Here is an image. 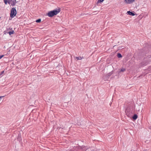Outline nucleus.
<instances>
[{
  "label": "nucleus",
  "mask_w": 151,
  "mask_h": 151,
  "mask_svg": "<svg viewBox=\"0 0 151 151\" xmlns=\"http://www.w3.org/2000/svg\"><path fill=\"white\" fill-rule=\"evenodd\" d=\"M125 112L127 115L130 118L132 117L134 113V110L132 105L129 106L126 108Z\"/></svg>",
  "instance_id": "obj_1"
},
{
  "label": "nucleus",
  "mask_w": 151,
  "mask_h": 151,
  "mask_svg": "<svg viewBox=\"0 0 151 151\" xmlns=\"http://www.w3.org/2000/svg\"><path fill=\"white\" fill-rule=\"evenodd\" d=\"M75 149L78 150L79 151H94L92 150L90 148L88 147L87 146L82 145V146H78L75 147Z\"/></svg>",
  "instance_id": "obj_2"
},
{
  "label": "nucleus",
  "mask_w": 151,
  "mask_h": 151,
  "mask_svg": "<svg viewBox=\"0 0 151 151\" xmlns=\"http://www.w3.org/2000/svg\"><path fill=\"white\" fill-rule=\"evenodd\" d=\"M60 11V8L55 9L52 11L49 12L47 14V15L50 17H52L55 15L58 14Z\"/></svg>",
  "instance_id": "obj_3"
},
{
  "label": "nucleus",
  "mask_w": 151,
  "mask_h": 151,
  "mask_svg": "<svg viewBox=\"0 0 151 151\" xmlns=\"http://www.w3.org/2000/svg\"><path fill=\"white\" fill-rule=\"evenodd\" d=\"M151 58V56H148L147 58L145 59V58L143 61L140 63V65L142 66H143L148 64L149 62H151V59H149Z\"/></svg>",
  "instance_id": "obj_4"
},
{
  "label": "nucleus",
  "mask_w": 151,
  "mask_h": 151,
  "mask_svg": "<svg viewBox=\"0 0 151 151\" xmlns=\"http://www.w3.org/2000/svg\"><path fill=\"white\" fill-rule=\"evenodd\" d=\"M17 11L15 8H12L10 12V17L12 18L14 17L16 15Z\"/></svg>",
  "instance_id": "obj_5"
},
{
  "label": "nucleus",
  "mask_w": 151,
  "mask_h": 151,
  "mask_svg": "<svg viewBox=\"0 0 151 151\" xmlns=\"http://www.w3.org/2000/svg\"><path fill=\"white\" fill-rule=\"evenodd\" d=\"M135 0H125V2L127 4H130L132 3Z\"/></svg>",
  "instance_id": "obj_6"
},
{
  "label": "nucleus",
  "mask_w": 151,
  "mask_h": 151,
  "mask_svg": "<svg viewBox=\"0 0 151 151\" xmlns=\"http://www.w3.org/2000/svg\"><path fill=\"white\" fill-rule=\"evenodd\" d=\"M10 1L12 2L11 4L12 6L15 5V4L17 3L16 0H11Z\"/></svg>",
  "instance_id": "obj_7"
},
{
  "label": "nucleus",
  "mask_w": 151,
  "mask_h": 151,
  "mask_svg": "<svg viewBox=\"0 0 151 151\" xmlns=\"http://www.w3.org/2000/svg\"><path fill=\"white\" fill-rule=\"evenodd\" d=\"M127 14L132 16L135 15V14L134 12H130V11H127Z\"/></svg>",
  "instance_id": "obj_8"
},
{
  "label": "nucleus",
  "mask_w": 151,
  "mask_h": 151,
  "mask_svg": "<svg viewBox=\"0 0 151 151\" xmlns=\"http://www.w3.org/2000/svg\"><path fill=\"white\" fill-rule=\"evenodd\" d=\"M137 117L138 116L136 114H134L132 116V118L133 119L136 120L137 119Z\"/></svg>",
  "instance_id": "obj_9"
},
{
  "label": "nucleus",
  "mask_w": 151,
  "mask_h": 151,
  "mask_svg": "<svg viewBox=\"0 0 151 151\" xmlns=\"http://www.w3.org/2000/svg\"><path fill=\"white\" fill-rule=\"evenodd\" d=\"M150 68H148L145 70V72L144 73H145V74H146L148 73H149L148 71H150Z\"/></svg>",
  "instance_id": "obj_10"
},
{
  "label": "nucleus",
  "mask_w": 151,
  "mask_h": 151,
  "mask_svg": "<svg viewBox=\"0 0 151 151\" xmlns=\"http://www.w3.org/2000/svg\"><path fill=\"white\" fill-rule=\"evenodd\" d=\"M76 58L77 59V60H81L82 58H83L81 57V56H78L76 57Z\"/></svg>",
  "instance_id": "obj_11"
},
{
  "label": "nucleus",
  "mask_w": 151,
  "mask_h": 151,
  "mask_svg": "<svg viewBox=\"0 0 151 151\" xmlns=\"http://www.w3.org/2000/svg\"><path fill=\"white\" fill-rule=\"evenodd\" d=\"M14 30H12V31L9 32L8 33L10 35H11L12 34H13L14 33Z\"/></svg>",
  "instance_id": "obj_12"
},
{
  "label": "nucleus",
  "mask_w": 151,
  "mask_h": 151,
  "mask_svg": "<svg viewBox=\"0 0 151 151\" xmlns=\"http://www.w3.org/2000/svg\"><path fill=\"white\" fill-rule=\"evenodd\" d=\"M117 57L119 58H122V55L120 53H118L117 55Z\"/></svg>",
  "instance_id": "obj_13"
},
{
  "label": "nucleus",
  "mask_w": 151,
  "mask_h": 151,
  "mask_svg": "<svg viewBox=\"0 0 151 151\" xmlns=\"http://www.w3.org/2000/svg\"><path fill=\"white\" fill-rule=\"evenodd\" d=\"M41 21V19H39L36 21V22L37 23H40Z\"/></svg>",
  "instance_id": "obj_14"
},
{
  "label": "nucleus",
  "mask_w": 151,
  "mask_h": 151,
  "mask_svg": "<svg viewBox=\"0 0 151 151\" xmlns=\"http://www.w3.org/2000/svg\"><path fill=\"white\" fill-rule=\"evenodd\" d=\"M142 51H143V53L144 54H145V53L146 54L147 53H148V51L147 50L146 51H145V49H143Z\"/></svg>",
  "instance_id": "obj_15"
},
{
  "label": "nucleus",
  "mask_w": 151,
  "mask_h": 151,
  "mask_svg": "<svg viewBox=\"0 0 151 151\" xmlns=\"http://www.w3.org/2000/svg\"><path fill=\"white\" fill-rule=\"evenodd\" d=\"M125 70H126L124 68H122L121 69L120 72H124V71H125Z\"/></svg>",
  "instance_id": "obj_16"
},
{
  "label": "nucleus",
  "mask_w": 151,
  "mask_h": 151,
  "mask_svg": "<svg viewBox=\"0 0 151 151\" xmlns=\"http://www.w3.org/2000/svg\"><path fill=\"white\" fill-rule=\"evenodd\" d=\"M104 0H98L97 1L98 3L102 2Z\"/></svg>",
  "instance_id": "obj_17"
},
{
  "label": "nucleus",
  "mask_w": 151,
  "mask_h": 151,
  "mask_svg": "<svg viewBox=\"0 0 151 151\" xmlns=\"http://www.w3.org/2000/svg\"><path fill=\"white\" fill-rule=\"evenodd\" d=\"M112 74V73H108V74H107V76H111Z\"/></svg>",
  "instance_id": "obj_18"
},
{
  "label": "nucleus",
  "mask_w": 151,
  "mask_h": 151,
  "mask_svg": "<svg viewBox=\"0 0 151 151\" xmlns=\"http://www.w3.org/2000/svg\"><path fill=\"white\" fill-rule=\"evenodd\" d=\"M4 70L2 71H1V73L0 74V76L1 75H2V74H3L4 73Z\"/></svg>",
  "instance_id": "obj_19"
},
{
  "label": "nucleus",
  "mask_w": 151,
  "mask_h": 151,
  "mask_svg": "<svg viewBox=\"0 0 151 151\" xmlns=\"http://www.w3.org/2000/svg\"><path fill=\"white\" fill-rule=\"evenodd\" d=\"M4 2L5 4H7V0H4Z\"/></svg>",
  "instance_id": "obj_20"
},
{
  "label": "nucleus",
  "mask_w": 151,
  "mask_h": 151,
  "mask_svg": "<svg viewBox=\"0 0 151 151\" xmlns=\"http://www.w3.org/2000/svg\"><path fill=\"white\" fill-rule=\"evenodd\" d=\"M4 96H0V101L1 100V98Z\"/></svg>",
  "instance_id": "obj_21"
},
{
  "label": "nucleus",
  "mask_w": 151,
  "mask_h": 151,
  "mask_svg": "<svg viewBox=\"0 0 151 151\" xmlns=\"http://www.w3.org/2000/svg\"><path fill=\"white\" fill-rule=\"evenodd\" d=\"M4 55H0V59H1L2 58H3L4 56Z\"/></svg>",
  "instance_id": "obj_22"
},
{
  "label": "nucleus",
  "mask_w": 151,
  "mask_h": 151,
  "mask_svg": "<svg viewBox=\"0 0 151 151\" xmlns=\"http://www.w3.org/2000/svg\"><path fill=\"white\" fill-rule=\"evenodd\" d=\"M8 3H9V4H10V3L9 2H8Z\"/></svg>",
  "instance_id": "obj_23"
}]
</instances>
